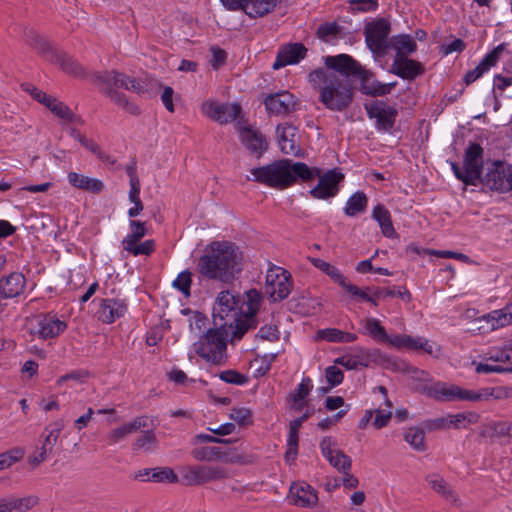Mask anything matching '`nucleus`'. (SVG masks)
Listing matches in <instances>:
<instances>
[{
	"mask_svg": "<svg viewBox=\"0 0 512 512\" xmlns=\"http://www.w3.org/2000/svg\"><path fill=\"white\" fill-rule=\"evenodd\" d=\"M197 268L203 277L229 284L243 270V254L232 242L214 241L199 258Z\"/></svg>",
	"mask_w": 512,
	"mask_h": 512,
	"instance_id": "f257e3e1",
	"label": "nucleus"
},
{
	"mask_svg": "<svg viewBox=\"0 0 512 512\" xmlns=\"http://www.w3.org/2000/svg\"><path fill=\"white\" fill-rule=\"evenodd\" d=\"M325 66L310 72L308 81L319 92V101L327 109L341 112L349 107L353 99V87L349 79L352 73Z\"/></svg>",
	"mask_w": 512,
	"mask_h": 512,
	"instance_id": "f03ea898",
	"label": "nucleus"
},
{
	"mask_svg": "<svg viewBox=\"0 0 512 512\" xmlns=\"http://www.w3.org/2000/svg\"><path fill=\"white\" fill-rule=\"evenodd\" d=\"M319 168H309L305 163L282 159L251 169L253 180L268 187L283 190L293 185L297 178L303 181L319 176Z\"/></svg>",
	"mask_w": 512,
	"mask_h": 512,
	"instance_id": "7ed1b4c3",
	"label": "nucleus"
},
{
	"mask_svg": "<svg viewBox=\"0 0 512 512\" xmlns=\"http://www.w3.org/2000/svg\"><path fill=\"white\" fill-rule=\"evenodd\" d=\"M324 63L332 69H338L354 76H358L362 83V90L365 94L385 95L388 94L396 85V82L381 83L377 81L374 75L362 68L351 56L347 54H339L337 56H326Z\"/></svg>",
	"mask_w": 512,
	"mask_h": 512,
	"instance_id": "20e7f679",
	"label": "nucleus"
},
{
	"mask_svg": "<svg viewBox=\"0 0 512 512\" xmlns=\"http://www.w3.org/2000/svg\"><path fill=\"white\" fill-rule=\"evenodd\" d=\"M228 331L216 326L215 329H209L192 346V351L212 364H221L225 360L226 337Z\"/></svg>",
	"mask_w": 512,
	"mask_h": 512,
	"instance_id": "39448f33",
	"label": "nucleus"
},
{
	"mask_svg": "<svg viewBox=\"0 0 512 512\" xmlns=\"http://www.w3.org/2000/svg\"><path fill=\"white\" fill-rule=\"evenodd\" d=\"M478 182L491 190L508 192L512 190V165L496 160L486 163Z\"/></svg>",
	"mask_w": 512,
	"mask_h": 512,
	"instance_id": "423d86ee",
	"label": "nucleus"
},
{
	"mask_svg": "<svg viewBox=\"0 0 512 512\" xmlns=\"http://www.w3.org/2000/svg\"><path fill=\"white\" fill-rule=\"evenodd\" d=\"M483 149L479 144L472 143L465 151L463 167L452 163L455 176L466 185H476L483 172Z\"/></svg>",
	"mask_w": 512,
	"mask_h": 512,
	"instance_id": "0eeeda50",
	"label": "nucleus"
},
{
	"mask_svg": "<svg viewBox=\"0 0 512 512\" xmlns=\"http://www.w3.org/2000/svg\"><path fill=\"white\" fill-rule=\"evenodd\" d=\"M416 391L439 402L474 401V391L455 384L433 382L430 385H418Z\"/></svg>",
	"mask_w": 512,
	"mask_h": 512,
	"instance_id": "6e6552de",
	"label": "nucleus"
},
{
	"mask_svg": "<svg viewBox=\"0 0 512 512\" xmlns=\"http://www.w3.org/2000/svg\"><path fill=\"white\" fill-rule=\"evenodd\" d=\"M238 298L229 290L221 291L213 305V322L219 328H233L238 315Z\"/></svg>",
	"mask_w": 512,
	"mask_h": 512,
	"instance_id": "1a4fd4ad",
	"label": "nucleus"
},
{
	"mask_svg": "<svg viewBox=\"0 0 512 512\" xmlns=\"http://www.w3.org/2000/svg\"><path fill=\"white\" fill-rule=\"evenodd\" d=\"M264 290L274 302L284 300L292 290L290 273L282 267H270L266 273Z\"/></svg>",
	"mask_w": 512,
	"mask_h": 512,
	"instance_id": "9d476101",
	"label": "nucleus"
},
{
	"mask_svg": "<svg viewBox=\"0 0 512 512\" xmlns=\"http://www.w3.org/2000/svg\"><path fill=\"white\" fill-rule=\"evenodd\" d=\"M30 334L41 339H49L59 336L66 329L64 321L53 314H39L30 318L27 322Z\"/></svg>",
	"mask_w": 512,
	"mask_h": 512,
	"instance_id": "9b49d317",
	"label": "nucleus"
},
{
	"mask_svg": "<svg viewBox=\"0 0 512 512\" xmlns=\"http://www.w3.org/2000/svg\"><path fill=\"white\" fill-rule=\"evenodd\" d=\"M183 479L189 485H202L209 482L226 479L228 473L225 468L206 465H188L182 468Z\"/></svg>",
	"mask_w": 512,
	"mask_h": 512,
	"instance_id": "f8f14e48",
	"label": "nucleus"
},
{
	"mask_svg": "<svg viewBox=\"0 0 512 512\" xmlns=\"http://www.w3.org/2000/svg\"><path fill=\"white\" fill-rule=\"evenodd\" d=\"M387 359L389 357L382 355L378 349L368 350L356 347L350 353L336 359L335 362L348 370H354L360 367H368L370 364L378 362L386 365Z\"/></svg>",
	"mask_w": 512,
	"mask_h": 512,
	"instance_id": "ddd939ff",
	"label": "nucleus"
},
{
	"mask_svg": "<svg viewBox=\"0 0 512 512\" xmlns=\"http://www.w3.org/2000/svg\"><path fill=\"white\" fill-rule=\"evenodd\" d=\"M63 428V420L58 419L44 429L40 436V447L29 458L31 464L39 465L52 454Z\"/></svg>",
	"mask_w": 512,
	"mask_h": 512,
	"instance_id": "4468645a",
	"label": "nucleus"
},
{
	"mask_svg": "<svg viewBox=\"0 0 512 512\" xmlns=\"http://www.w3.org/2000/svg\"><path fill=\"white\" fill-rule=\"evenodd\" d=\"M29 42L32 46L42 53H52L51 61L59 64L67 73L79 76L82 74V68L69 56L61 51H53L51 45L39 34L34 31L29 33Z\"/></svg>",
	"mask_w": 512,
	"mask_h": 512,
	"instance_id": "2eb2a0df",
	"label": "nucleus"
},
{
	"mask_svg": "<svg viewBox=\"0 0 512 512\" xmlns=\"http://www.w3.org/2000/svg\"><path fill=\"white\" fill-rule=\"evenodd\" d=\"M240 111L241 107L237 103H219L209 99L201 105L202 114L220 124L234 121Z\"/></svg>",
	"mask_w": 512,
	"mask_h": 512,
	"instance_id": "dca6fc26",
	"label": "nucleus"
},
{
	"mask_svg": "<svg viewBox=\"0 0 512 512\" xmlns=\"http://www.w3.org/2000/svg\"><path fill=\"white\" fill-rule=\"evenodd\" d=\"M94 78L97 84L103 85V88H124L137 94L144 91V86L140 81L117 71L98 72L94 75Z\"/></svg>",
	"mask_w": 512,
	"mask_h": 512,
	"instance_id": "f3484780",
	"label": "nucleus"
},
{
	"mask_svg": "<svg viewBox=\"0 0 512 512\" xmlns=\"http://www.w3.org/2000/svg\"><path fill=\"white\" fill-rule=\"evenodd\" d=\"M320 449L323 457L339 472L351 470V458L339 449L338 443L334 438L330 436L324 437L320 442Z\"/></svg>",
	"mask_w": 512,
	"mask_h": 512,
	"instance_id": "a211bd4d",
	"label": "nucleus"
},
{
	"mask_svg": "<svg viewBox=\"0 0 512 512\" xmlns=\"http://www.w3.org/2000/svg\"><path fill=\"white\" fill-rule=\"evenodd\" d=\"M370 119H375L376 127L380 130H390L396 120L397 110L383 101H374L365 105Z\"/></svg>",
	"mask_w": 512,
	"mask_h": 512,
	"instance_id": "6ab92c4d",
	"label": "nucleus"
},
{
	"mask_svg": "<svg viewBox=\"0 0 512 512\" xmlns=\"http://www.w3.org/2000/svg\"><path fill=\"white\" fill-rule=\"evenodd\" d=\"M391 345L398 349L406 348L409 350H423L435 358H439L441 356V347L424 337L394 335L392 336Z\"/></svg>",
	"mask_w": 512,
	"mask_h": 512,
	"instance_id": "aec40b11",
	"label": "nucleus"
},
{
	"mask_svg": "<svg viewBox=\"0 0 512 512\" xmlns=\"http://www.w3.org/2000/svg\"><path fill=\"white\" fill-rule=\"evenodd\" d=\"M389 31V23L383 19L372 22L366 26L365 41L372 52L382 53L385 51Z\"/></svg>",
	"mask_w": 512,
	"mask_h": 512,
	"instance_id": "412c9836",
	"label": "nucleus"
},
{
	"mask_svg": "<svg viewBox=\"0 0 512 512\" xmlns=\"http://www.w3.org/2000/svg\"><path fill=\"white\" fill-rule=\"evenodd\" d=\"M318 184L310 190V194L316 199H327L334 197L338 193V184L344 178V175L336 170H330L324 175L319 173Z\"/></svg>",
	"mask_w": 512,
	"mask_h": 512,
	"instance_id": "4be33fe9",
	"label": "nucleus"
},
{
	"mask_svg": "<svg viewBox=\"0 0 512 512\" xmlns=\"http://www.w3.org/2000/svg\"><path fill=\"white\" fill-rule=\"evenodd\" d=\"M128 309L125 300L118 298H106L100 301L97 312L98 319L106 324H111L117 319L122 318Z\"/></svg>",
	"mask_w": 512,
	"mask_h": 512,
	"instance_id": "5701e85b",
	"label": "nucleus"
},
{
	"mask_svg": "<svg viewBox=\"0 0 512 512\" xmlns=\"http://www.w3.org/2000/svg\"><path fill=\"white\" fill-rule=\"evenodd\" d=\"M264 104L269 113L284 116L295 110L296 101L288 91L270 94L265 98Z\"/></svg>",
	"mask_w": 512,
	"mask_h": 512,
	"instance_id": "b1692460",
	"label": "nucleus"
},
{
	"mask_svg": "<svg viewBox=\"0 0 512 512\" xmlns=\"http://www.w3.org/2000/svg\"><path fill=\"white\" fill-rule=\"evenodd\" d=\"M307 53L306 47L301 43H291L283 46L273 64L274 69L298 63L304 59Z\"/></svg>",
	"mask_w": 512,
	"mask_h": 512,
	"instance_id": "393cba45",
	"label": "nucleus"
},
{
	"mask_svg": "<svg viewBox=\"0 0 512 512\" xmlns=\"http://www.w3.org/2000/svg\"><path fill=\"white\" fill-rule=\"evenodd\" d=\"M504 44L498 45L490 53H488L483 60L472 70L465 74L464 81L467 85L475 82L491 67L495 66L500 59L501 53L504 51Z\"/></svg>",
	"mask_w": 512,
	"mask_h": 512,
	"instance_id": "a878e982",
	"label": "nucleus"
},
{
	"mask_svg": "<svg viewBox=\"0 0 512 512\" xmlns=\"http://www.w3.org/2000/svg\"><path fill=\"white\" fill-rule=\"evenodd\" d=\"M289 497L294 505L301 507H311L318 502L316 491L304 482L291 485Z\"/></svg>",
	"mask_w": 512,
	"mask_h": 512,
	"instance_id": "bb28decb",
	"label": "nucleus"
},
{
	"mask_svg": "<svg viewBox=\"0 0 512 512\" xmlns=\"http://www.w3.org/2000/svg\"><path fill=\"white\" fill-rule=\"evenodd\" d=\"M386 368L407 373L409 377L417 383L415 388L418 385H430L433 383V378L429 372L410 366L405 362H397L396 360L389 358L387 359Z\"/></svg>",
	"mask_w": 512,
	"mask_h": 512,
	"instance_id": "cd10ccee",
	"label": "nucleus"
},
{
	"mask_svg": "<svg viewBox=\"0 0 512 512\" xmlns=\"http://www.w3.org/2000/svg\"><path fill=\"white\" fill-rule=\"evenodd\" d=\"M278 143L283 153L298 155L300 148L297 145V129L290 124H282L277 127Z\"/></svg>",
	"mask_w": 512,
	"mask_h": 512,
	"instance_id": "c85d7f7f",
	"label": "nucleus"
},
{
	"mask_svg": "<svg viewBox=\"0 0 512 512\" xmlns=\"http://www.w3.org/2000/svg\"><path fill=\"white\" fill-rule=\"evenodd\" d=\"M393 72L403 79H414L423 74V65L408 57L395 56L392 65Z\"/></svg>",
	"mask_w": 512,
	"mask_h": 512,
	"instance_id": "c756f323",
	"label": "nucleus"
},
{
	"mask_svg": "<svg viewBox=\"0 0 512 512\" xmlns=\"http://www.w3.org/2000/svg\"><path fill=\"white\" fill-rule=\"evenodd\" d=\"M25 277L20 272H13L0 278V297L13 298L20 295L25 289Z\"/></svg>",
	"mask_w": 512,
	"mask_h": 512,
	"instance_id": "7c9ffc66",
	"label": "nucleus"
},
{
	"mask_svg": "<svg viewBox=\"0 0 512 512\" xmlns=\"http://www.w3.org/2000/svg\"><path fill=\"white\" fill-rule=\"evenodd\" d=\"M360 324L364 328V333L373 340L391 345L392 336L387 334L386 329L377 318L366 317L360 321Z\"/></svg>",
	"mask_w": 512,
	"mask_h": 512,
	"instance_id": "2f4dec72",
	"label": "nucleus"
},
{
	"mask_svg": "<svg viewBox=\"0 0 512 512\" xmlns=\"http://www.w3.org/2000/svg\"><path fill=\"white\" fill-rule=\"evenodd\" d=\"M38 499L30 495L22 498L8 497L0 499V512H25L32 508Z\"/></svg>",
	"mask_w": 512,
	"mask_h": 512,
	"instance_id": "473e14b6",
	"label": "nucleus"
},
{
	"mask_svg": "<svg viewBox=\"0 0 512 512\" xmlns=\"http://www.w3.org/2000/svg\"><path fill=\"white\" fill-rule=\"evenodd\" d=\"M146 420L147 419L145 417H137L133 421L113 429L108 435L109 444H115L124 439L126 436L137 432L143 427H146Z\"/></svg>",
	"mask_w": 512,
	"mask_h": 512,
	"instance_id": "72a5a7b5",
	"label": "nucleus"
},
{
	"mask_svg": "<svg viewBox=\"0 0 512 512\" xmlns=\"http://www.w3.org/2000/svg\"><path fill=\"white\" fill-rule=\"evenodd\" d=\"M68 182L75 188L82 189L85 191L99 193L103 190L104 184L97 178H90L88 176L70 172L67 176Z\"/></svg>",
	"mask_w": 512,
	"mask_h": 512,
	"instance_id": "f704fd0d",
	"label": "nucleus"
},
{
	"mask_svg": "<svg viewBox=\"0 0 512 512\" xmlns=\"http://www.w3.org/2000/svg\"><path fill=\"white\" fill-rule=\"evenodd\" d=\"M487 324H489L491 330H497L499 328L512 325V313L509 304L502 309L493 310L482 317Z\"/></svg>",
	"mask_w": 512,
	"mask_h": 512,
	"instance_id": "c9c22d12",
	"label": "nucleus"
},
{
	"mask_svg": "<svg viewBox=\"0 0 512 512\" xmlns=\"http://www.w3.org/2000/svg\"><path fill=\"white\" fill-rule=\"evenodd\" d=\"M277 0H245L244 12L251 18L263 17L276 7Z\"/></svg>",
	"mask_w": 512,
	"mask_h": 512,
	"instance_id": "e433bc0d",
	"label": "nucleus"
},
{
	"mask_svg": "<svg viewBox=\"0 0 512 512\" xmlns=\"http://www.w3.org/2000/svg\"><path fill=\"white\" fill-rule=\"evenodd\" d=\"M486 355L488 361L494 362L497 366L510 367L511 370H506V372H512V343L504 347H493Z\"/></svg>",
	"mask_w": 512,
	"mask_h": 512,
	"instance_id": "4c0bfd02",
	"label": "nucleus"
},
{
	"mask_svg": "<svg viewBox=\"0 0 512 512\" xmlns=\"http://www.w3.org/2000/svg\"><path fill=\"white\" fill-rule=\"evenodd\" d=\"M372 217L376 220L381 228L384 236L392 238L396 236V231L393 227L390 212L383 206L377 205L372 211Z\"/></svg>",
	"mask_w": 512,
	"mask_h": 512,
	"instance_id": "58836bf2",
	"label": "nucleus"
},
{
	"mask_svg": "<svg viewBox=\"0 0 512 512\" xmlns=\"http://www.w3.org/2000/svg\"><path fill=\"white\" fill-rule=\"evenodd\" d=\"M240 137L242 143L252 152L261 154L267 148V143L264 137L252 129H243Z\"/></svg>",
	"mask_w": 512,
	"mask_h": 512,
	"instance_id": "ea45409f",
	"label": "nucleus"
},
{
	"mask_svg": "<svg viewBox=\"0 0 512 512\" xmlns=\"http://www.w3.org/2000/svg\"><path fill=\"white\" fill-rule=\"evenodd\" d=\"M312 387L313 385L310 378L306 377L302 379L295 391L290 394L291 409L299 411L305 406V398L310 393Z\"/></svg>",
	"mask_w": 512,
	"mask_h": 512,
	"instance_id": "a19ab883",
	"label": "nucleus"
},
{
	"mask_svg": "<svg viewBox=\"0 0 512 512\" xmlns=\"http://www.w3.org/2000/svg\"><path fill=\"white\" fill-rule=\"evenodd\" d=\"M490 398L496 400L512 398V387L499 386L495 388H484L480 391H474V402L488 401Z\"/></svg>",
	"mask_w": 512,
	"mask_h": 512,
	"instance_id": "79ce46f5",
	"label": "nucleus"
},
{
	"mask_svg": "<svg viewBox=\"0 0 512 512\" xmlns=\"http://www.w3.org/2000/svg\"><path fill=\"white\" fill-rule=\"evenodd\" d=\"M309 260L314 267L325 273L333 282L337 283L338 285L341 286L347 279L336 266L330 264L329 262H326L320 258H310Z\"/></svg>",
	"mask_w": 512,
	"mask_h": 512,
	"instance_id": "37998d69",
	"label": "nucleus"
},
{
	"mask_svg": "<svg viewBox=\"0 0 512 512\" xmlns=\"http://www.w3.org/2000/svg\"><path fill=\"white\" fill-rule=\"evenodd\" d=\"M393 49L396 50V55L407 57L417 49V44L414 39L407 34H401L392 38L391 41Z\"/></svg>",
	"mask_w": 512,
	"mask_h": 512,
	"instance_id": "c03bdc74",
	"label": "nucleus"
},
{
	"mask_svg": "<svg viewBox=\"0 0 512 512\" xmlns=\"http://www.w3.org/2000/svg\"><path fill=\"white\" fill-rule=\"evenodd\" d=\"M368 199L365 193L356 192L346 202L344 212L347 216L353 217L361 212H364L367 208Z\"/></svg>",
	"mask_w": 512,
	"mask_h": 512,
	"instance_id": "a18cd8bd",
	"label": "nucleus"
},
{
	"mask_svg": "<svg viewBox=\"0 0 512 512\" xmlns=\"http://www.w3.org/2000/svg\"><path fill=\"white\" fill-rule=\"evenodd\" d=\"M426 481L429 486L446 499H455V495L448 483L438 474L428 475Z\"/></svg>",
	"mask_w": 512,
	"mask_h": 512,
	"instance_id": "49530a36",
	"label": "nucleus"
},
{
	"mask_svg": "<svg viewBox=\"0 0 512 512\" xmlns=\"http://www.w3.org/2000/svg\"><path fill=\"white\" fill-rule=\"evenodd\" d=\"M123 248L134 256L150 255L155 250V242L154 240H145L142 243L130 241L127 244H123Z\"/></svg>",
	"mask_w": 512,
	"mask_h": 512,
	"instance_id": "de8ad7c7",
	"label": "nucleus"
},
{
	"mask_svg": "<svg viewBox=\"0 0 512 512\" xmlns=\"http://www.w3.org/2000/svg\"><path fill=\"white\" fill-rule=\"evenodd\" d=\"M45 106H47L55 115L64 121H74L75 115L64 103L51 97Z\"/></svg>",
	"mask_w": 512,
	"mask_h": 512,
	"instance_id": "09e8293b",
	"label": "nucleus"
},
{
	"mask_svg": "<svg viewBox=\"0 0 512 512\" xmlns=\"http://www.w3.org/2000/svg\"><path fill=\"white\" fill-rule=\"evenodd\" d=\"M404 439L415 450H418V451L425 450L424 432L421 429H419L417 427H411V428L407 429L404 434Z\"/></svg>",
	"mask_w": 512,
	"mask_h": 512,
	"instance_id": "8fccbe9b",
	"label": "nucleus"
},
{
	"mask_svg": "<svg viewBox=\"0 0 512 512\" xmlns=\"http://www.w3.org/2000/svg\"><path fill=\"white\" fill-rule=\"evenodd\" d=\"M105 93L119 106L126 109L132 114H137L139 109L134 104L130 103L124 94L119 93L113 87L103 88Z\"/></svg>",
	"mask_w": 512,
	"mask_h": 512,
	"instance_id": "3c124183",
	"label": "nucleus"
},
{
	"mask_svg": "<svg viewBox=\"0 0 512 512\" xmlns=\"http://www.w3.org/2000/svg\"><path fill=\"white\" fill-rule=\"evenodd\" d=\"M220 454V447H199L191 451V455L198 461H218Z\"/></svg>",
	"mask_w": 512,
	"mask_h": 512,
	"instance_id": "603ef678",
	"label": "nucleus"
},
{
	"mask_svg": "<svg viewBox=\"0 0 512 512\" xmlns=\"http://www.w3.org/2000/svg\"><path fill=\"white\" fill-rule=\"evenodd\" d=\"M261 301V294L255 290L251 289L245 293V302L244 305L246 308H243L245 314L255 315L259 309Z\"/></svg>",
	"mask_w": 512,
	"mask_h": 512,
	"instance_id": "864d4df0",
	"label": "nucleus"
},
{
	"mask_svg": "<svg viewBox=\"0 0 512 512\" xmlns=\"http://www.w3.org/2000/svg\"><path fill=\"white\" fill-rule=\"evenodd\" d=\"M129 201L134 204L133 207L128 209V216L133 218L138 216L143 210V203L140 199V185L130 187V191L128 194Z\"/></svg>",
	"mask_w": 512,
	"mask_h": 512,
	"instance_id": "5fc2aeb1",
	"label": "nucleus"
},
{
	"mask_svg": "<svg viewBox=\"0 0 512 512\" xmlns=\"http://www.w3.org/2000/svg\"><path fill=\"white\" fill-rule=\"evenodd\" d=\"M131 233L128 234L122 241V244L131 242H139L147 234V228L145 222L132 220L130 222Z\"/></svg>",
	"mask_w": 512,
	"mask_h": 512,
	"instance_id": "6e6d98bb",
	"label": "nucleus"
},
{
	"mask_svg": "<svg viewBox=\"0 0 512 512\" xmlns=\"http://www.w3.org/2000/svg\"><path fill=\"white\" fill-rule=\"evenodd\" d=\"M191 284L192 274L187 270L181 272L172 283L173 287L179 290L185 297L190 296Z\"/></svg>",
	"mask_w": 512,
	"mask_h": 512,
	"instance_id": "4d7b16f0",
	"label": "nucleus"
},
{
	"mask_svg": "<svg viewBox=\"0 0 512 512\" xmlns=\"http://www.w3.org/2000/svg\"><path fill=\"white\" fill-rule=\"evenodd\" d=\"M207 322L208 319L204 314L198 311L192 312L189 318L190 331L195 335L202 333L206 328Z\"/></svg>",
	"mask_w": 512,
	"mask_h": 512,
	"instance_id": "13d9d810",
	"label": "nucleus"
},
{
	"mask_svg": "<svg viewBox=\"0 0 512 512\" xmlns=\"http://www.w3.org/2000/svg\"><path fill=\"white\" fill-rule=\"evenodd\" d=\"M254 322L253 315L245 314L243 319H238L236 317V322H234L233 325L235 328V336L240 339L248 329L255 326Z\"/></svg>",
	"mask_w": 512,
	"mask_h": 512,
	"instance_id": "bf43d9fd",
	"label": "nucleus"
},
{
	"mask_svg": "<svg viewBox=\"0 0 512 512\" xmlns=\"http://www.w3.org/2000/svg\"><path fill=\"white\" fill-rule=\"evenodd\" d=\"M151 479L155 482H169L173 483L177 481V475L171 468H155L153 469V475Z\"/></svg>",
	"mask_w": 512,
	"mask_h": 512,
	"instance_id": "052dcab7",
	"label": "nucleus"
},
{
	"mask_svg": "<svg viewBox=\"0 0 512 512\" xmlns=\"http://www.w3.org/2000/svg\"><path fill=\"white\" fill-rule=\"evenodd\" d=\"M374 295L377 298H386L398 296L404 300L409 301L411 295L406 289L401 290L400 288L396 291L395 288H377L374 290Z\"/></svg>",
	"mask_w": 512,
	"mask_h": 512,
	"instance_id": "680f3d73",
	"label": "nucleus"
},
{
	"mask_svg": "<svg viewBox=\"0 0 512 512\" xmlns=\"http://www.w3.org/2000/svg\"><path fill=\"white\" fill-rule=\"evenodd\" d=\"M373 415H375L374 420L372 422L373 426L376 429H381L387 426L389 420L391 419V408L387 407V409H375L373 410Z\"/></svg>",
	"mask_w": 512,
	"mask_h": 512,
	"instance_id": "e2e57ef3",
	"label": "nucleus"
},
{
	"mask_svg": "<svg viewBox=\"0 0 512 512\" xmlns=\"http://www.w3.org/2000/svg\"><path fill=\"white\" fill-rule=\"evenodd\" d=\"M298 441V432L289 431V435L287 438V451L285 454V458L287 461L294 460L296 458L298 454Z\"/></svg>",
	"mask_w": 512,
	"mask_h": 512,
	"instance_id": "0e129e2a",
	"label": "nucleus"
},
{
	"mask_svg": "<svg viewBox=\"0 0 512 512\" xmlns=\"http://www.w3.org/2000/svg\"><path fill=\"white\" fill-rule=\"evenodd\" d=\"M298 441V432L289 431V435L287 438V451L285 454V458L287 461L294 460L296 458L298 454Z\"/></svg>",
	"mask_w": 512,
	"mask_h": 512,
	"instance_id": "69168bd1",
	"label": "nucleus"
},
{
	"mask_svg": "<svg viewBox=\"0 0 512 512\" xmlns=\"http://www.w3.org/2000/svg\"><path fill=\"white\" fill-rule=\"evenodd\" d=\"M279 353L280 352L269 353L263 355L262 357L256 358L254 360V364H260L259 367L257 368V373L259 375L266 374L271 368V363L276 359Z\"/></svg>",
	"mask_w": 512,
	"mask_h": 512,
	"instance_id": "338daca9",
	"label": "nucleus"
},
{
	"mask_svg": "<svg viewBox=\"0 0 512 512\" xmlns=\"http://www.w3.org/2000/svg\"><path fill=\"white\" fill-rule=\"evenodd\" d=\"M156 438L152 431H145L135 441V449L150 450L155 444Z\"/></svg>",
	"mask_w": 512,
	"mask_h": 512,
	"instance_id": "774afa93",
	"label": "nucleus"
}]
</instances>
